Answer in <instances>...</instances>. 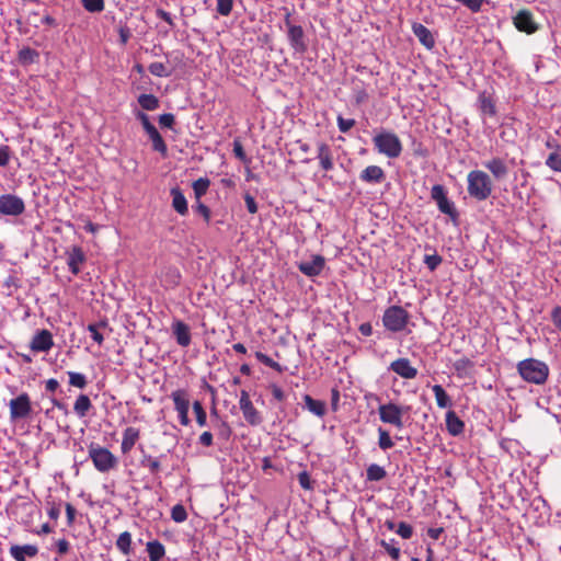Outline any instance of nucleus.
<instances>
[{"instance_id": "15", "label": "nucleus", "mask_w": 561, "mask_h": 561, "mask_svg": "<svg viewBox=\"0 0 561 561\" xmlns=\"http://www.w3.org/2000/svg\"><path fill=\"white\" fill-rule=\"evenodd\" d=\"M54 346L53 334L49 330L43 329L37 331L30 343L33 352H48Z\"/></svg>"}, {"instance_id": "29", "label": "nucleus", "mask_w": 561, "mask_h": 561, "mask_svg": "<svg viewBox=\"0 0 561 561\" xmlns=\"http://www.w3.org/2000/svg\"><path fill=\"white\" fill-rule=\"evenodd\" d=\"M484 165L495 179H503L508 172L505 162L500 158H493L485 162Z\"/></svg>"}, {"instance_id": "19", "label": "nucleus", "mask_w": 561, "mask_h": 561, "mask_svg": "<svg viewBox=\"0 0 561 561\" xmlns=\"http://www.w3.org/2000/svg\"><path fill=\"white\" fill-rule=\"evenodd\" d=\"M172 333L180 346L187 347L191 344V329L185 322L181 320L174 321L172 324Z\"/></svg>"}, {"instance_id": "7", "label": "nucleus", "mask_w": 561, "mask_h": 561, "mask_svg": "<svg viewBox=\"0 0 561 561\" xmlns=\"http://www.w3.org/2000/svg\"><path fill=\"white\" fill-rule=\"evenodd\" d=\"M409 410L393 402L380 404L378 408L379 419L385 424H390L398 430L403 428V415Z\"/></svg>"}, {"instance_id": "34", "label": "nucleus", "mask_w": 561, "mask_h": 561, "mask_svg": "<svg viewBox=\"0 0 561 561\" xmlns=\"http://www.w3.org/2000/svg\"><path fill=\"white\" fill-rule=\"evenodd\" d=\"M140 465L147 468L151 474H157L161 470V463L159 458L152 457L149 454H142Z\"/></svg>"}, {"instance_id": "58", "label": "nucleus", "mask_w": 561, "mask_h": 561, "mask_svg": "<svg viewBox=\"0 0 561 561\" xmlns=\"http://www.w3.org/2000/svg\"><path fill=\"white\" fill-rule=\"evenodd\" d=\"M298 482H299L300 486L305 490H312V488H313L312 481L307 471H301L298 474Z\"/></svg>"}, {"instance_id": "60", "label": "nucleus", "mask_w": 561, "mask_h": 561, "mask_svg": "<svg viewBox=\"0 0 561 561\" xmlns=\"http://www.w3.org/2000/svg\"><path fill=\"white\" fill-rule=\"evenodd\" d=\"M66 516H67V525L72 526L76 520L77 511L70 503L65 504Z\"/></svg>"}, {"instance_id": "41", "label": "nucleus", "mask_w": 561, "mask_h": 561, "mask_svg": "<svg viewBox=\"0 0 561 561\" xmlns=\"http://www.w3.org/2000/svg\"><path fill=\"white\" fill-rule=\"evenodd\" d=\"M38 57V53L30 47L23 48L19 51V60L23 65L34 64L37 61Z\"/></svg>"}, {"instance_id": "45", "label": "nucleus", "mask_w": 561, "mask_h": 561, "mask_svg": "<svg viewBox=\"0 0 561 561\" xmlns=\"http://www.w3.org/2000/svg\"><path fill=\"white\" fill-rule=\"evenodd\" d=\"M255 357L260 363L276 370L277 373L284 371V368L277 362H275L271 357H268L266 354L257 351V352H255Z\"/></svg>"}, {"instance_id": "4", "label": "nucleus", "mask_w": 561, "mask_h": 561, "mask_svg": "<svg viewBox=\"0 0 561 561\" xmlns=\"http://www.w3.org/2000/svg\"><path fill=\"white\" fill-rule=\"evenodd\" d=\"M373 142L377 151L390 159L400 157L402 152V142L392 131H381L374 136Z\"/></svg>"}, {"instance_id": "38", "label": "nucleus", "mask_w": 561, "mask_h": 561, "mask_svg": "<svg viewBox=\"0 0 561 561\" xmlns=\"http://www.w3.org/2000/svg\"><path fill=\"white\" fill-rule=\"evenodd\" d=\"M117 549L125 556L130 554L131 552V535L129 531H123L119 534L116 540Z\"/></svg>"}, {"instance_id": "53", "label": "nucleus", "mask_w": 561, "mask_h": 561, "mask_svg": "<svg viewBox=\"0 0 561 561\" xmlns=\"http://www.w3.org/2000/svg\"><path fill=\"white\" fill-rule=\"evenodd\" d=\"M396 533L403 539H410L413 536V528L405 522H400L396 529Z\"/></svg>"}, {"instance_id": "37", "label": "nucleus", "mask_w": 561, "mask_h": 561, "mask_svg": "<svg viewBox=\"0 0 561 561\" xmlns=\"http://www.w3.org/2000/svg\"><path fill=\"white\" fill-rule=\"evenodd\" d=\"M436 403L439 408L445 409L451 405V401L445 389L440 385H434L432 388Z\"/></svg>"}, {"instance_id": "3", "label": "nucleus", "mask_w": 561, "mask_h": 561, "mask_svg": "<svg viewBox=\"0 0 561 561\" xmlns=\"http://www.w3.org/2000/svg\"><path fill=\"white\" fill-rule=\"evenodd\" d=\"M88 455L94 468L102 473L108 472L117 467L116 456L106 447L91 443L88 447Z\"/></svg>"}, {"instance_id": "24", "label": "nucleus", "mask_w": 561, "mask_h": 561, "mask_svg": "<svg viewBox=\"0 0 561 561\" xmlns=\"http://www.w3.org/2000/svg\"><path fill=\"white\" fill-rule=\"evenodd\" d=\"M412 32L420 43L427 49H432L435 46V39L431 31L425 25L415 22L412 24Z\"/></svg>"}, {"instance_id": "36", "label": "nucleus", "mask_w": 561, "mask_h": 561, "mask_svg": "<svg viewBox=\"0 0 561 561\" xmlns=\"http://www.w3.org/2000/svg\"><path fill=\"white\" fill-rule=\"evenodd\" d=\"M138 103L145 111H154L160 106L159 99L153 94H140Z\"/></svg>"}, {"instance_id": "56", "label": "nucleus", "mask_w": 561, "mask_h": 561, "mask_svg": "<svg viewBox=\"0 0 561 561\" xmlns=\"http://www.w3.org/2000/svg\"><path fill=\"white\" fill-rule=\"evenodd\" d=\"M233 153L242 162H249L243 146L239 139L233 140Z\"/></svg>"}, {"instance_id": "17", "label": "nucleus", "mask_w": 561, "mask_h": 561, "mask_svg": "<svg viewBox=\"0 0 561 561\" xmlns=\"http://www.w3.org/2000/svg\"><path fill=\"white\" fill-rule=\"evenodd\" d=\"M66 254L69 271L73 275H78L81 271L80 265L83 264L87 260L83 250L78 245H73L66 252Z\"/></svg>"}, {"instance_id": "40", "label": "nucleus", "mask_w": 561, "mask_h": 561, "mask_svg": "<svg viewBox=\"0 0 561 561\" xmlns=\"http://www.w3.org/2000/svg\"><path fill=\"white\" fill-rule=\"evenodd\" d=\"M209 185H210V181L207 178H199L196 181H194L192 187H193L195 197L197 199H199L202 196H204L207 193Z\"/></svg>"}, {"instance_id": "6", "label": "nucleus", "mask_w": 561, "mask_h": 561, "mask_svg": "<svg viewBox=\"0 0 561 561\" xmlns=\"http://www.w3.org/2000/svg\"><path fill=\"white\" fill-rule=\"evenodd\" d=\"M136 118L141 123L144 130L152 144V150L160 153L163 158L168 156V146L159 130L150 122L149 116L141 111L136 112Z\"/></svg>"}, {"instance_id": "12", "label": "nucleus", "mask_w": 561, "mask_h": 561, "mask_svg": "<svg viewBox=\"0 0 561 561\" xmlns=\"http://www.w3.org/2000/svg\"><path fill=\"white\" fill-rule=\"evenodd\" d=\"M25 210L23 199L13 194H3L0 196V214L7 216H20Z\"/></svg>"}, {"instance_id": "39", "label": "nucleus", "mask_w": 561, "mask_h": 561, "mask_svg": "<svg viewBox=\"0 0 561 561\" xmlns=\"http://www.w3.org/2000/svg\"><path fill=\"white\" fill-rule=\"evenodd\" d=\"M386 476V470L377 463L370 465L366 470V477L368 481H380L385 479Z\"/></svg>"}, {"instance_id": "28", "label": "nucleus", "mask_w": 561, "mask_h": 561, "mask_svg": "<svg viewBox=\"0 0 561 561\" xmlns=\"http://www.w3.org/2000/svg\"><path fill=\"white\" fill-rule=\"evenodd\" d=\"M446 427L449 434L457 436L463 432L465 423L459 419L455 411L446 413Z\"/></svg>"}, {"instance_id": "46", "label": "nucleus", "mask_w": 561, "mask_h": 561, "mask_svg": "<svg viewBox=\"0 0 561 561\" xmlns=\"http://www.w3.org/2000/svg\"><path fill=\"white\" fill-rule=\"evenodd\" d=\"M82 7L90 13L102 12L105 8L104 0H81Z\"/></svg>"}, {"instance_id": "42", "label": "nucleus", "mask_w": 561, "mask_h": 561, "mask_svg": "<svg viewBox=\"0 0 561 561\" xmlns=\"http://www.w3.org/2000/svg\"><path fill=\"white\" fill-rule=\"evenodd\" d=\"M69 385L78 389H84L88 386L85 375L77 371H68Z\"/></svg>"}, {"instance_id": "59", "label": "nucleus", "mask_w": 561, "mask_h": 561, "mask_svg": "<svg viewBox=\"0 0 561 561\" xmlns=\"http://www.w3.org/2000/svg\"><path fill=\"white\" fill-rule=\"evenodd\" d=\"M11 150L9 146L0 147V167H7L10 162Z\"/></svg>"}, {"instance_id": "63", "label": "nucleus", "mask_w": 561, "mask_h": 561, "mask_svg": "<svg viewBox=\"0 0 561 561\" xmlns=\"http://www.w3.org/2000/svg\"><path fill=\"white\" fill-rule=\"evenodd\" d=\"M270 389H271V392H272V396L275 400H277L278 402H282L285 400V392L283 391V389L273 383L270 386Z\"/></svg>"}, {"instance_id": "9", "label": "nucleus", "mask_w": 561, "mask_h": 561, "mask_svg": "<svg viewBox=\"0 0 561 561\" xmlns=\"http://www.w3.org/2000/svg\"><path fill=\"white\" fill-rule=\"evenodd\" d=\"M290 16L291 14L287 12L284 20L287 27V38L289 45L296 53L305 54L308 49L305 32L300 25H295L291 23Z\"/></svg>"}, {"instance_id": "55", "label": "nucleus", "mask_w": 561, "mask_h": 561, "mask_svg": "<svg viewBox=\"0 0 561 561\" xmlns=\"http://www.w3.org/2000/svg\"><path fill=\"white\" fill-rule=\"evenodd\" d=\"M159 124L162 128L172 129L175 124V116L172 113H164L159 116Z\"/></svg>"}, {"instance_id": "13", "label": "nucleus", "mask_w": 561, "mask_h": 561, "mask_svg": "<svg viewBox=\"0 0 561 561\" xmlns=\"http://www.w3.org/2000/svg\"><path fill=\"white\" fill-rule=\"evenodd\" d=\"M171 399L174 403V409L176 410L180 419V423L183 426H187L190 424L188 419V409H190V399L186 390L178 389L171 393Z\"/></svg>"}, {"instance_id": "18", "label": "nucleus", "mask_w": 561, "mask_h": 561, "mask_svg": "<svg viewBox=\"0 0 561 561\" xmlns=\"http://www.w3.org/2000/svg\"><path fill=\"white\" fill-rule=\"evenodd\" d=\"M324 264L325 260L322 255H313L311 261L301 262L298 268L306 276L314 277L321 274Z\"/></svg>"}, {"instance_id": "44", "label": "nucleus", "mask_w": 561, "mask_h": 561, "mask_svg": "<svg viewBox=\"0 0 561 561\" xmlns=\"http://www.w3.org/2000/svg\"><path fill=\"white\" fill-rule=\"evenodd\" d=\"M255 357L260 363L276 370L277 373L284 371V368L277 362H275L271 357H268L266 354L257 351V352H255Z\"/></svg>"}, {"instance_id": "30", "label": "nucleus", "mask_w": 561, "mask_h": 561, "mask_svg": "<svg viewBox=\"0 0 561 561\" xmlns=\"http://www.w3.org/2000/svg\"><path fill=\"white\" fill-rule=\"evenodd\" d=\"M172 206L180 215H186L188 211L187 201L180 188L174 187L171 190Z\"/></svg>"}, {"instance_id": "25", "label": "nucleus", "mask_w": 561, "mask_h": 561, "mask_svg": "<svg viewBox=\"0 0 561 561\" xmlns=\"http://www.w3.org/2000/svg\"><path fill=\"white\" fill-rule=\"evenodd\" d=\"M181 272L175 266H168L161 273V283L165 288H174L181 283Z\"/></svg>"}, {"instance_id": "10", "label": "nucleus", "mask_w": 561, "mask_h": 561, "mask_svg": "<svg viewBox=\"0 0 561 561\" xmlns=\"http://www.w3.org/2000/svg\"><path fill=\"white\" fill-rule=\"evenodd\" d=\"M431 197L436 202L440 213L448 215L453 220L458 218V211L453 202L447 197L446 190L440 184H435L431 190Z\"/></svg>"}, {"instance_id": "51", "label": "nucleus", "mask_w": 561, "mask_h": 561, "mask_svg": "<svg viewBox=\"0 0 561 561\" xmlns=\"http://www.w3.org/2000/svg\"><path fill=\"white\" fill-rule=\"evenodd\" d=\"M215 426L217 428L218 437H220L225 440L230 438V436L232 434V430L227 422L218 420V423Z\"/></svg>"}, {"instance_id": "33", "label": "nucleus", "mask_w": 561, "mask_h": 561, "mask_svg": "<svg viewBox=\"0 0 561 561\" xmlns=\"http://www.w3.org/2000/svg\"><path fill=\"white\" fill-rule=\"evenodd\" d=\"M107 327V321L106 320H101L96 323H90L88 325V331L90 332L91 334V337L93 339L94 342L98 343V345H102L103 342H104V336L103 334L101 333V330L102 329H105Z\"/></svg>"}, {"instance_id": "62", "label": "nucleus", "mask_w": 561, "mask_h": 561, "mask_svg": "<svg viewBox=\"0 0 561 561\" xmlns=\"http://www.w3.org/2000/svg\"><path fill=\"white\" fill-rule=\"evenodd\" d=\"M56 548L59 556H65L69 552L70 543L67 539L61 538L56 541Z\"/></svg>"}, {"instance_id": "5", "label": "nucleus", "mask_w": 561, "mask_h": 561, "mask_svg": "<svg viewBox=\"0 0 561 561\" xmlns=\"http://www.w3.org/2000/svg\"><path fill=\"white\" fill-rule=\"evenodd\" d=\"M410 321V313L401 306H390L382 314L383 327L392 332L403 331Z\"/></svg>"}, {"instance_id": "57", "label": "nucleus", "mask_w": 561, "mask_h": 561, "mask_svg": "<svg viewBox=\"0 0 561 561\" xmlns=\"http://www.w3.org/2000/svg\"><path fill=\"white\" fill-rule=\"evenodd\" d=\"M424 263L431 271H434L442 263V257L437 254L425 255Z\"/></svg>"}, {"instance_id": "48", "label": "nucleus", "mask_w": 561, "mask_h": 561, "mask_svg": "<svg viewBox=\"0 0 561 561\" xmlns=\"http://www.w3.org/2000/svg\"><path fill=\"white\" fill-rule=\"evenodd\" d=\"M148 70L156 77H169L171 75V71L168 70L165 65L158 61L150 64Z\"/></svg>"}, {"instance_id": "43", "label": "nucleus", "mask_w": 561, "mask_h": 561, "mask_svg": "<svg viewBox=\"0 0 561 561\" xmlns=\"http://www.w3.org/2000/svg\"><path fill=\"white\" fill-rule=\"evenodd\" d=\"M378 445L380 449L387 450L394 446V443L392 442L388 431L383 430L382 427L378 428Z\"/></svg>"}, {"instance_id": "20", "label": "nucleus", "mask_w": 561, "mask_h": 561, "mask_svg": "<svg viewBox=\"0 0 561 561\" xmlns=\"http://www.w3.org/2000/svg\"><path fill=\"white\" fill-rule=\"evenodd\" d=\"M140 438V430L137 427L128 426L123 431V438L121 443V451L123 455H127L135 447L136 443Z\"/></svg>"}, {"instance_id": "64", "label": "nucleus", "mask_w": 561, "mask_h": 561, "mask_svg": "<svg viewBox=\"0 0 561 561\" xmlns=\"http://www.w3.org/2000/svg\"><path fill=\"white\" fill-rule=\"evenodd\" d=\"M551 320L553 324L561 331V306H557L552 309Z\"/></svg>"}, {"instance_id": "50", "label": "nucleus", "mask_w": 561, "mask_h": 561, "mask_svg": "<svg viewBox=\"0 0 561 561\" xmlns=\"http://www.w3.org/2000/svg\"><path fill=\"white\" fill-rule=\"evenodd\" d=\"M171 518L175 523H183L187 518V513L185 507L182 504H176L171 510Z\"/></svg>"}, {"instance_id": "14", "label": "nucleus", "mask_w": 561, "mask_h": 561, "mask_svg": "<svg viewBox=\"0 0 561 561\" xmlns=\"http://www.w3.org/2000/svg\"><path fill=\"white\" fill-rule=\"evenodd\" d=\"M513 23L519 32H524L526 34H534L538 30V25L534 20L533 13L526 9L517 12L513 19Z\"/></svg>"}, {"instance_id": "2", "label": "nucleus", "mask_w": 561, "mask_h": 561, "mask_svg": "<svg viewBox=\"0 0 561 561\" xmlns=\"http://www.w3.org/2000/svg\"><path fill=\"white\" fill-rule=\"evenodd\" d=\"M467 191L468 194L477 201L488 199L493 191V183L491 178L481 170H472L467 176Z\"/></svg>"}, {"instance_id": "61", "label": "nucleus", "mask_w": 561, "mask_h": 561, "mask_svg": "<svg viewBox=\"0 0 561 561\" xmlns=\"http://www.w3.org/2000/svg\"><path fill=\"white\" fill-rule=\"evenodd\" d=\"M244 202H245L247 209L250 214L257 213V204L255 202V198L251 194L247 193L244 195Z\"/></svg>"}, {"instance_id": "47", "label": "nucleus", "mask_w": 561, "mask_h": 561, "mask_svg": "<svg viewBox=\"0 0 561 561\" xmlns=\"http://www.w3.org/2000/svg\"><path fill=\"white\" fill-rule=\"evenodd\" d=\"M193 411L196 416V423L199 426H205L207 423V414H206V411H205L203 404L199 401L193 402Z\"/></svg>"}, {"instance_id": "26", "label": "nucleus", "mask_w": 561, "mask_h": 561, "mask_svg": "<svg viewBox=\"0 0 561 561\" xmlns=\"http://www.w3.org/2000/svg\"><path fill=\"white\" fill-rule=\"evenodd\" d=\"M479 110L483 116H496V105L494 99L485 91L478 96Z\"/></svg>"}, {"instance_id": "52", "label": "nucleus", "mask_w": 561, "mask_h": 561, "mask_svg": "<svg viewBox=\"0 0 561 561\" xmlns=\"http://www.w3.org/2000/svg\"><path fill=\"white\" fill-rule=\"evenodd\" d=\"M233 0H217V12L222 16H228L232 11Z\"/></svg>"}, {"instance_id": "23", "label": "nucleus", "mask_w": 561, "mask_h": 561, "mask_svg": "<svg viewBox=\"0 0 561 561\" xmlns=\"http://www.w3.org/2000/svg\"><path fill=\"white\" fill-rule=\"evenodd\" d=\"M38 553V548L34 545H12L10 554L15 561H26V557L34 558Z\"/></svg>"}, {"instance_id": "54", "label": "nucleus", "mask_w": 561, "mask_h": 561, "mask_svg": "<svg viewBox=\"0 0 561 561\" xmlns=\"http://www.w3.org/2000/svg\"><path fill=\"white\" fill-rule=\"evenodd\" d=\"M336 122H337V127H339L341 133H347L356 124L354 118H344L341 115L337 116Z\"/></svg>"}, {"instance_id": "22", "label": "nucleus", "mask_w": 561, "mask_h": 561, "mask_svg": "<svg viewBox=\"0 0 561 561\" xmlns=\"http://www.w3.org/2000/svg\"><path fill=\"white\" fill-rule=\"evenodd\" d=\"M385 178V171L379 165H368L359 174L360 181L369 184H379Z\"/></svg>"}, {"instance_id": "8", "label": "nucleus", "mask_w": 561, "mask_h": 561, "mask_svg": "<svg viewBox=\"0 0 561 561\" xmlns=\"http://www.w3.org/2000/svg\"><path fill=\"white\" fill-rule=\"evenodd\" d=\"M10 420L12 422L25 420L33 412L31 397L27 392H21L9 402Z\"/></svg>"}, {"instance_id": "11", "label": "nucleus", "mask_w": 561, "mask_h": 561, "mask_svg": "<svg viewBox=\"0 0 561 561\" xmlns=\"http://www.w3.org/2000/svg\"><path fill=\"white\" fill-rule=\"evenodd\" d=\"M239 407L243 414L244 420L252 426H257L262 423L263 419L261 413L253 405L249 392L247 390L240 391Z\"/></svg>"}, {"instance_id": "1", "label": "nucleus", "mask_w": 561, "mask_h": 561, "mask_svg": "<svg viewBox=\"0 0 561 561\" xmlns=\"http://www.w3.org/2000/svg\"><path fill=\"white\" fill-rule=\"evenodd\" d=\"M520 377L530 383L543 385L549 376V367L546 363L536 358H526L517 364Z\"/></svg>"}, {"instance_id": "21", "label": "nucleus", "mask_w": 561, "mask_h": 561, "mask_svg": "<svg viewBox=\"0 0 561 561\" xmlns=\"http://www.w3.org/2000/svg\"><path fill=\"white\" fill-rule=\"evenodd\" d=\"M318 156L320 167L323 171L329 172L334 168L333 156L331 147L327 142H319L318 146Z\"/></svg>"}, {"instance_id": "16", "label": "nucleus", "mask_w": 561, "mask_h": 561, "mask_svg": "<svg viewBox=\"0 0 561 561\" xmlns=\"http://www.w3.org/2000/svg\"><path fill=\"white\" fill-rule=\"evenodd\" d=\"M389 369L404 379H413L417 375V369L413 367L410 359L405 357L393 360L390 364Z\"/></svg>"}, {"instance_id": "49", "label": "nucleus", "mask_w": 561, "mask_h": 561, "mask_svg": "<svg viewBox=\"0 0 561 561\" xmlns=\"http://www.w3.org/2000/svg\"><path fill=\"white\" fill-rule=\"evenodd\" d=\"M396 540L391 539L390 541L381 540L380 546L386 550V552L392 558V560L398 561L400 558V548L393 545Z\"/></svg>"}, {"instance_id": "35", "label": "nucleus", "mask_w": 561, "mask_h": 561, "mask_svg": "<svg viewBox=\"0 0 561 561\" xmlns=\"http://www.w3.org/2000/svg\"><path fill=\"white\" fill-rule=\"evenodd\" d=\"M546 165L554 172H561V146L556 145V150L549 153Z\"/></svg>"}, {"instance_id": "32", "label": "nucleus", "mask_w": 561, "mask_h": 561, "mask_svg": "<svg viewBox=\"0 0 561 561\" xmlns=\"http://www.w3.org/2000/svg\"><path fill=\"white\" fill-rule=\"evenodd\" d=\"M306 408L314 415L322 417L325 414V403L321 400H316L309 394L304 396Z\"/></svg>"}, {"instance_id": "27", "label": "nucleus", "mask_w": 561, "mask_h": 561, "mask_svg": "<svg viewBox=\"0 0 561 561\" xmlns=\"http://www.w3.org/2000/svg\"><path fill=\"white\" fill-rule=\"evenodd\" d=\"M92 407V401L89 396L80 393L73 403V412L78 417L83 419L88 415Z\"/></svg>"}, {"instance_id": "31", "label": "nucleus", "mask_w": 561, "mask_h": 561, "mask_svg": "<svg viewBox=\"0 0 561 561\" xmlns=\"http://www.w3.org/2000/svg\"><path fill=\"white\" fill-rule=\"evenodd\" d=\"M146 549L150 561H160L165 554L164 546L158 540L148 541Z\"/></svg>"}]
</instances>
